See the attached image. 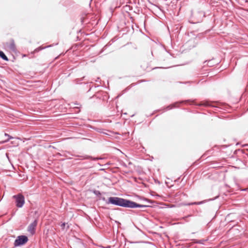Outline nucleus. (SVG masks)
Returning <instances> with one entry per match:
<instances>
[{
    "mask_svg": "<svg viewBox=\"0 0 248 248\" xmlns=\"http://www.w3.org/2000/svg\"><path fill=\"white\" fill-rule=\"evenodd\" d=\"M102 199L103 201H105V200H106L105 197L102 198Z\"/></svg>",
    "mask_w": 248,
    "mask_h": 248,
    "instance_id": "obj_14",
    "label": "nucleus"
},
{
    "mask_svg": "<svg viewBox=\"0 0 248 248\" xmlns=\"http://www.w3.org/2000/svg\"><path fill=\"white\" fill-rule=\"evenodd\" d=\"M107 204L130 208L146 207L147 206L137 203L134 202L117 197H110L106 201Z\"/></svg>",
    "mask_w": 248,
    "mask_h": 248,
    "instance_id": "obj_1",
    "label": "nucleus"
},
{
    "mask_svg": "<svg viewBox=\"0 0 248 248\" xmlns=\"http://www.w3.org/2000/svg\"><path fill=\"white\" fill-rule=\"evenodd\" d=\"M0 57L5 61H8V59L7 57L5 55L3 51H0Z\"/></svg>",
    "mask_w": 248,
    "mask_h": 248,
    "instance_id": "obj_6",
    "label": "nucleus"
},
{
    "mask_svg": "<svg viewBox=\"0 0 248 248\" xmlns=\"http://www.w3.org/2000/svg\"><path fill=\"white\" fill-rule=\"evenodd\" d=\"M202 203V202H191V203H188L187 204H186V205H198V204H201Z\"/></svg>",
    "mask_w": 248,
    "mask_h": 248,
    "instance_id": "obj_9",
    "label": "nucleus"
},
{
    "mask_svg": "<svg viewBox=\"0 0 248 248\" xmlns=\"http://www.w3.org/2000/svg\"><path fill=\"white\" fill-rule=\"evenodd\" d=\"M202 105H204V106H213V105H212L210 103L208 102H205L204 103H203L202 104Z\"/></svg>",
    "mask_w": 248,
    "mask_h": 248,
    "instance_id": "obj_10",
    "label": "nucleus"
},
{
    "mask_svg": "<svg viewBox=\"0 0 248 248\" xmlns=\"http://www.w3.org/2000/svg\"><path fill=\"white\" fill-rule=\"evenodd\" d=\"M40 49H42V48H36L35 49L34 51L35 52H38L39 51Z\"/></svg>",
    "mask_w": 248,
    "mask_h": 248,
    "instance_id": "obj_13",
    "label": "nucleus"
},
{
    "mask_svg": "<svg viewBox=\"0 0 248 248\" xmlns=\"http://www.w3.org/2000/svg\"><path fill=\"white\" fill-rule=\"evenodd\" d=\"M79 157L81 158V159H93V157L92 156L85 155H81L78 156Z\"/></svg>",
    "mask_w": 248,
    "mask_h": 248,
    "instance_id": "obj_8",
    "label": "nucleus"
},
{
    "mask_svg": "<svg viewBox=\"0 0 248 248\" xmlns=\"http://www.w3.org/2000/svg\"><path fill=\"white\" fill-rule=\"evenodd\" d=\"M93 193L95 195H96V196H99V195H101V193L98 190H94L93 191Z\"/></svg>",
    "mask_w": 248,
    "mask_h": 248,
    "instance_id": "obj_11",
    "label": "nucleus"
},
{
    "mask_svg": "<svg viewBox=\"0 0 248 248\" xmlns=\"http://www.w3.org/2000/svg\"><path fill=\"white\" fill-rule=\"evenodd\" d=\"M37 224V220H34L33 222L31 223L28 227V231L33 235L35 232V229Z\"/></svg>",
    "mask_w": 248,
    "mask_h": 248,
    "instance_id": "obj_5",
    "label": "nucleus"
},
{
    "mask_svg": "<svg viewBox=\"0 0 248 248\" xmlns=\"http://www.w3.org/2000/svg\"><path fill=\"white\" fill-rule=\"evenodd\" d=\"M16 200V206L18 208L22 207L25 203V198L21 194H18L13 196Z\"/></svg>",
    "mask_w": 248,
    "mask_h": 248,
    "instance_id": "obj_2",
    "label": "nucleus"
},
{
    "mask_svg": "<svg viewBox=\"0 0 248 248\" xmlns=\"http://www.w3.org/2000/svg\"><path fill=\"white\" fill-rule=\"evenodd\" d=\"M178 103H179L178 102H176V103H174V104H173L172 105H169L168 107H167L166 109L167 110H170V109H172L173 108H176V107H177L176 105L177 104H178Z\"/></svg>",
    "mask_w": 248,
    "mask_h": 248,
    "instance_id": "obj_7",
    "label": "nucleus"
},
{
    "mask_svg": "<svg viewBox=\"0 0 248 248\" xmlns=\"http://www.w3.org/2000/svg\"><path fill=\"white\" fill-rule=\"evenodd\" d=\"M5 136H8V137H9V135H8V134H5Z\"/></svg>",
    "mask_w": 248,
    "mask_h": 248,
    "instance_id": "obj_15",
    "label": "nucleus"
},
{
    "mask_svg": "<svg viewBox=\"0 0 248 248\" xmlns=\"http://www.w3.org/2000/svg\"><path fill=\"white\" fill-rule=\"evenodd\" d=\"M5 46L12 51L15 52L16 51V45L13 39H11L9 42H6L5 44Z\"/></svg>",
    "mask_w": 248,
    "mask_h": 248,
    "instance_id": "obj_4",
    "label": "nucleus"
},
{
    "mask_svg": "<svg viewBox=\"0 0 248 248\" xmlns=\"http://www.w3.org/2000/svg\"><path fill=\"white\" fill-rule=\"evenodd\" d=\"M65 226V223H62L61 225V227L62 228V229H64V227Z\"/></svg>",
    "mask_w": 248,
    "mask_h": 248,
    "instance_id": "obj_12",
    "label": "nucleus"
},
{
    "mask_svg": "<svg viewBox=\"0 0 248 248\" xmlns=\"http://www.w3.org/2000/svg\"><path fill=\"white\" fill-rule=\"evenodd\" d=\"M28 241V238L27 236L25 235L18 236L15 241L14 246L16 247L23 245L26 243Z\"/></svg>",
    "mask_w": 248,
    "mask_h": 248,
    "instance_id": "obj_3",
    "label": "nucleus"
}]
</instances>
